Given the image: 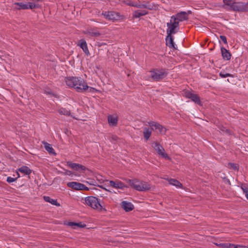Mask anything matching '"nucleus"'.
Masks as SVG:
<instances>
[{"label":"nucleus","mask_w":248,"mask_h":248,"mask_svg":"<svg viewBox=\"0 0 248 248\" xmlns=\"http://www.w3.org/2000/svg\"><path fill=\"white\" fill-rule=\"evenodd\" d=\"M66 85L74 88L78 93L93 92L95 89L88 86L86 82L82 78L76 77L66 78L65 79Z\"/></svg>","instance_id":"1"},{"label":"nucleus","mask_w":248,"mask_h":248,"mask_svg":"<svg viewBox=\"0 0 248 248\" xmlns=\"http://www.w3.org/2000/svg\"><path fill=\"white\" fill-rule=\"evenodd\" d=\"M224 4L223 7L229 6V10L237 12H248V3L242 2H235L232 0H223Z\"/></svg>","instance_id":"2"},{"label":"nucleus","mask_w":248,"mask_h":248,"mask_svg":"<svg viewBox=\"0 0 248 248\" xmlns=\"http://www.w3.org/2000/svg\"><path fill=\"white\" fill-rule=\"evenodd\" d=\"M126 181L131 187L139 191H148L151 188V185L144 181L136 179H126Z\"/></svg>","instance_id":"3"},{"label":"nucleus","mask_w":248,"mask_h":248,"mask_svg":"<svg viewBox=\"0 0 248 248\" xmlns=\"http://www.w3.org/2000/svg\"><path fill=\"white\" fill-rule=\"evenodd\" d=\"M150 76L152 81H160L168 75V73L165 69L155 68L150 71Z\"/></svg>","instance_id":"4"},{"label":"nucleus","mask_w":248,"mask_h":248,"mask_svg":"<svg viewBox=\"0 0 248 248\" xmlns=\"http://www.w3.org/2000/svg\"><path fill=\"white\" fill-rule=\"evenodd\" d=\"M84 201L86 204L93 209H96L98 211H101L102 209V206L100 203V200L95 197H87L85 199Z\"/></svg>","instance_id":"5"},{"label":"nucleus","mask_w":248,"mask_h":248,"mask_svg":"<svg viewBox=\"0 0 248 248\" xmlns=\"http://www.w3.org/2000/svg\"><path fill=\"white\" fill-rule=\"evenodd\" d=\"M168 28L167 30V34H174L179 30V22L176 20L174 16L170 17V22L167 23Z\"/></svg>","instance_id":"6"},{"label":"nucleus","mask_w":248,"mask_h":248,"mask_svg":"<svg viewBox=\"0 0 248 248\" xmlns=\"http://www.w3.org/2000/svg\"><path fill=\"white\" fill-rule=\"evenodd\" d=\"M124 3L127 5L133 6L137 8H147L148 9H151V8L149 7L147 5L145 4H142L140 1H132L131 0H127L124 1Z\"/></svg>","instance_id":"7"},{"label":"nucleus","mask_w":248,"mask_h":248,"mask_svg":"<svg viewBox=\"0 0 248 248\" xmlns=\"http://www.w3.org/2000/svg\"><path fill=\"white\" fill-rule=\"evenodd\" d=\"M185 95L186 97L190 99L192 101L201 105L202 104L199 96L192 92L186 91L185 92Z\"/></svg>","instance_id":"8"},{"label":"nucleus","mask_w":248,"mask_h":248,"mask_svg":"<svg viewBox=\"0 0 248 248\" xmlns=\"http://www.w3.org/2000/svg\"><path fill=\"white\" fill-rule=\"evenodd\" d=\"M83 33L92 37H98L101 34L98 29L96 27L87 28L85 31H83Z\"/></svg>","instance_id":"9"},{"label":"nucleus","mask_w":248,"mask_h":248,"mask_svg":"<svg viewBox=\"0 0 248 248\" xmlns=\"http://www.w3.org/2000/svg\"><path fill=\"white\" fill-rule=\"evenodd\" d=\"M154 148L158 155H161L163 157L166 159H170L169 156L166 153H165V150L159 143L157 142L155 143Z\"/></svg>","instance_id":"10"},{"label":"nucleus","mask_w":248,"mask_h":248,"mask_svg":"<svg viewBox=\"0 0 248 248\" xmlns=\"http://www.w3.org/2000/svg\"><path fill=\"white\" fill-rule=\"evenodd\" d=\"M109 185L113 188H119L122 190L125 187H127L124 183L118 180H116L114 181H109Z\"/></svg>","instance_id":"11"},{"label":"nucleus","mask_w":248,"mask_h":248,"mask_svg":"<svg viewBox=\"0 0 248 248\" xmlns=\"http://www.w3.org/2000/svg\"><path fill=\"white\" fill-rule=\"evenodd\" d=\"M103 15L107 19L112 21L117 20L119 16L117 13L113 11L105 12Z\"/></svg>","instance_id":"12"},{"label":"nucleus","mask_w":248,"mask_h":248,"mask_svg":"<svg viewBox=\"0 0 248 248\" xmlns=\"http://www.w3.org/2000/svg\"><path fill=\"white\" fill-rule=\"evenodd\" d=\"M149 125L151 127V128L154 130H158L160 133L164 132V129H165L161 124L159 123L151 121L148 122Z\"/></svg>","instance_id":"13"},{"label":"nucleus","mask_w":248,"mask_h":248,"mask_svg":"<svg viewBox=\"0 0 248 248\" xmlns=\"http://www.w3.org/2000/svg\"><path fill=\"white\" fill-rule=\"evenodd\" d=\"M67 164L69 167L76 170H86V167L85 166L78 163H72L68 161L67 162Z\"/></svg>","instance_id":"14"},{"label":"nucleus","mask_w":248,"mask_h":248,"mask_svg":"<svg viewBox=\"0 0 248 248\" xmlns=\"http://www.w3.org/2000/svg\"><path fill=\"white\" fill-rule=\"evenodd\" d=\"M166 45L170 48L176 49L174 43L173 42V38L171 34H167V37L166 38Z\"/></svg>","instance_id":"15"},{"label":"nucleus","mask_w":248,"mask_h":248,"mask_svg":"<svg viewBox=\"0 0 248 248\" xmlns=\"http://www.w3.org/2000/svg\"><path fill=\"white\" fill-rule=\"evenodd\" d=\"M174 18L178 22L183 21L188 19V15L186 12H181L174 16Z\"/></svg>","instance_id":"16"},{"label":"nucleus","mask_w":248,"mask_h":248,"mask_svg":"<svg viewBox=\"0 0 248 248\" xmlns=\"http://www.w3.org/2000/svg\"><path fill=\"white\" fill-rule=\"evenodd\" d=\"M78 46H79L80 48H82L83 51L87 55H89L90 54L87 43L84 39L80 40Z\"/></svg>","instance_id":"17"},{"label":"nucleus","mask_w":248,"mask_h":248,"mask_svg":"<svg viewBox=\"0 0 248 248\" xmlns=\"http://www.w3.org/2000/svg\"><path fill=\"white\" fill-rule=\"evenodd\" d=\"M121 206L126 212L131 211L134 209V205L131 202L126 201H123Z\"/></svg>","instance_id":"18"},{"label":"nucleus","mask_w":248,"mask_h":248,"mask_svg":"<svg viewBox=\"0 0 248 248\" xmlns=\"http://www.w3.org/2000/svg\"><path fill=\"white\" fill-rule=\"evenodd\" d=\"M221 55L223 59L224 60L228 61L230 60L231 57V54L229 51L226 49L225 48L222 47H221Z\"/></svg>","instance_id":"19"},{"label":"nucleus","mask_w":248,"mask_h":248,"mask_svg":"<svg viewBox=\"0 0 248 248\" xmlns=\"http://www.w3.org/2000/svg\"><path fill=\"white\" fill-rule=\"evenodd\" d=\"M148 13V12L146 10H137L133 12V16L134 18H139L141 16L147 15Z\"/></svg>","instance_id":"20"},{"label":"nucleus","mask_w":248,"mask_h":248,"mask_svg":"<svg viewBox=\"0 0 248 248\" xmlns=\"http://www.w3.org/2000/svg\"><path fill=\"white\" fill-rule=\"evenodd\" d=\"M14 5H15L14 8L17 10L28 9V4L27 3L15 2Z\"/></svg>","instance_id":"21"},{"label":"nucleus","mask_w":248,"mask_h":248,"mask_svg":"<svg viewBox=\"0 0 248 248\" xmlns=\"http://www.w3.org/2000/svg\"><path fill=\"white\" fill-rule=\"evenodd\" d=\"M18 171L23 173L24 175H30L32 170H31L29 167L26 166H23L18 169Z\"/></svg>","instance_id":"22"},{"label":"nucleus","mask_w":248,"mask_h":248,"mask_svg":"<svg viewBox=\"0 0 248 248\" xmlns=\"http://www.w3.org/2000/svg\"><path fill=\"white\" fill-rule=\"evenodd\" d=\"M80 185L81 183L76 182H68L67 184V186L77 190H80Z\"/></svg>","instance_id":"23"},{"label":"nucleus","mask_w":248,"mask_h":248,"mask_svg":"<svg viewBox=\"0 0 248 248\" xmlns=\"http://www.w3.org/2000/svg\"><path fill=\"white\" fill-rule=\"evenodd\" d=\"M108 122L110 125L115 126L117 124L118 119L117 117L110 115L108 117Z\"/></svg>","instance_id":"24"},{"label":"nucleus","mask_w":248,"mask_h":248,"mask_svg":"<svg viewBox=\"0 0 248 248\" xmlns=\"http://www.w3.org/2000/svg\"><path fill=\"white\" fill-rule=\"evenodd\" d=\"M45 149L50 154L56 155L55 151L51 145L46 142H43Z\"/></svg>","instance_id":"25"},{"label":"nucleus","mask_w":248,"mask_h":248,"mask_svg":"<svg viewBox=\"0 0 248 248\" xmlns=\"http://www.w3.org/2000/svg\"><path fill=\"white\" fill-rule=\"evenodd\" d=\"M169 183L170 185L175 186L178 188H182L183 185L178 180L174 179H170L169 180Z\"/></svg>","instance_id":"26"},{"label":"nucleus","mask_w":248,"mask_h":248,"mask_svg":"<svg viewBox=\"0 0 248 248\" xmlns=\"http://www.w3.org/2000/svg\"><path fill=\"white\" fill-rule=\"evenodd\" d=\"M44 199L46 202H49L53 205L60 206V204L58 203L57 200L51 199L49 196H44Z\"/></svg>","instance_id":"27"},{"label":"nucleus","mask_w":248,"mask_h":248,"mask_svg":"<svg viewBox=\"0 0 248 248\" xmlns=\"http://www.w3.org/2000/svg\"><path fill=\"white\" fill-rule=\"evenodd\" d=\"M152 131L148 128L144 127L143 129V136L144 138L147 140H148L151 135Z\"/></svg>","instance_id":"28"},{"label":"nucleus","mask_w":248,"mask_h":248,"mask_svg":"<svg viewBox=\"0 0 248 248\" xmlns=\"http://www.w3.org/2000/svg\"><path fill=\"white\" fill-rule=\"evenodd\" d=\"M68 225L72 227L73 229H76L77 227L84 228L86 226L85 224H83L81 223H76L73 222H69Z\"/></svg>","instance_id":"29"},{"label":"nucleus","mask_w":248,"mask_h":248,"mask_svg":"<svg viewBox=\"0 0 248 248\" xmlns=\"http://www.w3.org/2000/svg\"><path fill=\"white\" fill-rule=\"evenodd\" d=\"M58 112L61 115H64L66 116L70 115V111L65 108H61L58 110Z\"/></svg>","instance_id":"30"},{"label":"nucleus","mask_w":248,"mask_h":248,"mask_svg":"<svg viewBox=\"0 0 248 248\" xmlns=\"http://www.w3.org/2000/svg\"><path fill=\"white\" fill-rule=\"evenodd\" d=\"M27 4H28V9H32L33 8L40 7V5L39 4H35L32 2H28Z\"/></svg>","instance_id":"31"},{"label":"nucleus","mask_w":248,"mask_h":248,"mask_svg":"<svg viewBox=\"0 0 248 248\" xmlns=\"http://www.w3.org/2000/svg\"><path fill=\"white\" fill-rule=\"evenodd\" d=\"M219 76L222 78H225L226 77H232V75L229 73H225L224 72H221L219 73Z\"/></svg>","instance_id":"32"},{"label":"nucleus","mask_w":248,"mask_h":248,"mask_svg":"<svg viewBox=\"0 0 248 248\" xmlns=\"http://www.w3.org/2000/svg\"><path fill=\"white\" fill-rule=\"evenodd\" d=\"M232 244L229 243H221L218 245L221 247L222 248H231Z\"/></svg>","instance_id":"33"},{"label":"nucleus","mask_w":248,"mask_h":248,"mask_svg":"<svg viewBox=\"0 0 248 248\" xmlns=\"http://www.w3.org/2000/svg\"><path fill=\"white\" fill-rule=\"evenodd\" d=\"M228 165L234 170H237L238 169L237 165L235 163H229Z\"/></svg>","instance_id":"34"},{"label":"nucleus","mask_w":248,"mask_h":248,"mask_svg":"<svg viewBox=\"0 0 248 248\" xmlns=\"http://www.w3.org/2000/svg\"><path fill=\"white\" fill-rule=\"evenodd\" d=\"M17 180V178H13L11 177H8L7 178V182L9 183H11L15 182Z\"/></svg>","instance_id":"35"},{"label":"nucleus","mask_w":248,"mask_h":248,"mask_svg":"<svg viewBox=\"0 0 248 248\" xmlns=\"http://www.w3.org/2000/svg\"><path fill=\"white\" fill-rule=\"evenodd\" d=\"M220 38L224 43V44H227L228 42L226 36L224 35H220Z\"/></svg>","instance_id":"36"},{"label":"nucleus","mask_w":248,"mask_h":248,"mask_svg":"<svg viewBox=\"0 0 248 248\" xmlns=\"http://www.w3.org/2000/svg\"><path fill=\"white\" fill-rule=\"evenodd\" d=\"M241 188L245 194H246L248 192V188L246 187L245 185H242L241 186Z\"/></svg>","instance_id":"37"},{"label":"nucleus","mask_w":248,"mask_h":248,"mask_svg":"<svg viewBox=\"0 0 248 248\" xmlns=\"http://www.w3.org/2000/svg\"><path fill=\"white\" fill-rule=\"evenodd\" d=\"M243 246L232 244L231 248H243Z\"/></svg>","instance_id":"38"},{"label":"nucleus","mask_w":248,"mask_h":248,"mask_svg":"<svg viewBox=\"0 0 248 248\" xmlns=\"http://www.w3.org/2000/svg\"><path fill=\"white\" fill-rule=\"evenodd\" d=\"M220 130L222 131V132H226V133H228L230 134V132H229V131L228 129L224 127H222L221 128H220Z\"/></svg>","instance_id":"39"},{"label":"nucleus","mask_w":248,"mask_h":248,"mask_svg":"<svg viewBox=\"0 0 248 248\" xmlns=\"http://www.w3.org/2000/svg\"><path fill=\"white\" fill-rule=\"evenodd\" d=\"M84 185L81 184L80 186V190H83V188L84 187Z\"/></svg>","instance_id":"40"},{"label":"nucleus","mask_w":248,"mask_h":248,"mask_svg":"<svg viewBox=\"0 0 248 248\" xmlns=\"http://www.w3.org/2000/svg\"><path fill=\"white\" fill-rule=\"evenodd\" d=\"M89 188H88L86 186H84V187L83 188V190H88Z\"/></svg>","instance_id":"41"},{"label":"nucleus","mask_w":248,"mask_h":248,"mask_svg":"<svg viewBox=\"0 0 248 248\" xmlns=\"http://www.w3.org/2000/svg\"><path fill=\"white\" fill-rule=\"evenodd\" d=\"M67 174L68 175H70L71 174V172L70 171H67Z\"/></svg>","instance_id":"42"},{"label":"nucleus","mask_w":248,"mask_h":248,"mask_svg":"<svg viewBox=\"0 0 248 248\" xmlns=\"http://www.w3.org/2000/svg\"><path fill=\"white\" fill-rule=\"evenodd\" d=\"M245 195H246L247 199L248 200V192L247 193L245 194Z\"/></svg>","instance_id":"43"},{"label":"nucleus","mask_w":248,"mask_h":248,"mask_svg":"<svg viewBox=\"0 0 248 248\" xmlns=\"http://www.w3.org/2000/svg\"><path fill=\"white\" fill-rule=\"evenodd\" d=\"M17 177L16 178H19L20 177V175H19V174L18 172H17Z\"/></svg>","instance_id":"44"},{"label":"nucleus","mask_w":248,"mask_h":248,"mask_svg":"<svg viewBox=\"0 0 248 248\" xmlns=\"http://www.w3.org/2000/svg\"><path fill=\"white\" fill-rule=\"evenodd\" d=\"M243 248H248L247 247H246V246H243Z\"/></svg>","instance_id":"45"},{"label":"nucleus","mask_w":248,"mask_h":248,"mask_svg":"<svg viewBox=\"0 0 248 248\" xmlns=\"http://www.w3.org/2000/svg\"><path fill=\"white\" fill-rule=\"evenodd\" d=\"M117 139V137H115V138H114V140H116Z\"/></svg>","instance_id":"46"}]
</instances>
